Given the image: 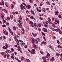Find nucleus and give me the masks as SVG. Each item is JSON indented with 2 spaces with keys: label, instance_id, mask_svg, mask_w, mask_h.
Masks as SVG:
<instances>
[{
  "label": "nucleus",
  "instance_id": "nucleus-38",
  "mask_svg": "<svg viewBox=\"0 0 62 62\" xmlns=\"http://www.w3.org/2000/svg\"><path fill=\"white\" fill-rule=\"evenodd\" d=\"M56 55H60V54L59 53H57L56 54Z\"/></svg>",
  "mask_w": 62,
  "mask_h": 62
},
{
  "label": "nucleus",
  "instance_id": "nucleus-18",
  "mask_svg": "<svg viewBox=\"0 0 62 62\" xmlns=\"http://www.w3.org/2000/svg\"><path fill=\"white\" fill-rule=\"evenodd\" d=\"M7 56V54H6V53H5V55H4V58H6V56Z\"/></svg>",
  "mask_w": 62,
  "mask_h": 62
},
{
  "label": "nucleus",
  "instance_id": "nucleus-21",
  "mask_svg": "<svg viewBox=\"0 0 62 62\" xmlns=\"http://www.w3.org/2000/svg\"><path fill=\"white\" fill-rule=\"evenodd\" d=\"M29 23H30V24H33V22H31V21H30L29 22Z\"/></svg>",
  "mask_w": 62,
  "mask_h": 62
},
{
  "label": "nucleus",
  "instance_id": "nucleus-12",
  "mask_svg": "<svg viewBox=\"0 0 62 62\" xmlns=\"http://www.w3.org/2000/svg\"><path fill=\"white\" fill-rule=\"evenodd\" d=\"M42 43L43 44H46L47 43H46V42L43 41L42 42Z\"/></svg>",
  "mask_w": 62,
  "mask_h": 62
},
{
  "label": "nucleus",
  "instance_id": "nucleus-20",
  "mask_svg": "<svg viewBox=\"0 0 62 62\" xmlns=\"http://www.w3.org/2000/svg\"><path fill=\"white\" fill-rule=\"evenodd\" d=\"M14 51V49H13V48H11V51L12 52H13V51Z\"/></svg>",
  "mask_w": 62,
  "mask_h": 62
},
{
  "label": "nucleus",
  "instance_id": "nucleus-61",
  "mask_svg": "<svg viewBox=\"0 0 62 62\" xmlns=\"http://www.w3.org/2000/svg\"><path fill=\"white\" fill-rule=\"evenodd\" d=\"M59 32L60 34H62V31H59Z\"/></svg>",
  "mask_w": 62,
  "mask_h": 62
},
{
  "label": "nucleus",
  "instance_id": "nucleus-8",
  "mask_svg": "<svg viewBox=\"0 0 62 62\" xmlns=\"http://www.w3.org/2000/svg\"><path fill=\"white\" fill-rule=\"evenodd\" d=\"M33 48L35 49H37V46L36 45H33Z\"/></svg>",
  "mask_w": 62,
  "mask_h": 62
},
{
  "label": "nucleus",
  "instance_id": "nucleus-60",
  "mask_svg": "<svg viewBox=\"0 0 62 62\" xmlns=\"http://www.w3.org/2000/svg\"><path fill=\"white\" fill-rule=\"evenodd\" d=\"M54 17H53L52 18V20L53 21L54 20Z\"/></svg>",
  "mask_w": 62,
  "mask_h": 62
},
{
  "label": "nucleus",
  "instance_id": "nucleus-49",
  "mask_svg": "<svg viewBox=\"0 0 62 62\" xmlns=\"http://www.w3.org/2000/svg\"><path fill=\"white\" fill-rule=\"evenodd\" d=\"M30 18H31V19H33V18H34V17L32 16L30 17Z\"/></svg>",
  "mask_w": 62,
  "mask_h": 62
},
{
  "label": "nucleus",
  "instance_id": "nucleus-44",
  "mask_svg": "<svg viewBox=\"0 0 62 62\" xmlns=\"http://www.w3.org/2000/svg\"><path fill=\"white\" fill-rule=\"evenodd\" d=\"M24 58V57H22L21 58V59H22V60H23V59Z\"/></svg>",
  "mask_w": 62,
  "mask_h": 62
},
{
  "label": "nucleus",
  "instance_id": "nucleus-14",
  "mask_svg": "<svg viewBox=\"0 0 62 62\" xmlns=\"http://www.w3.org/2000/svg\"><path fill=\"white\" fill-rule=\"evenodd\" d=\"M15 59H16V60L18 62H21V61H19V60L18 59H17L16 58V57H15Z\"/></svg>",
  "mask_w": 62,
  "mask_h": 62
},
{
  "label": "nucleus",
  "instance_id": "nucleus-6",
  "mask_svg": "<svg viewBox=\"0 0 62 62\" xmlns=\"http://www.w3.org/2000/svg\"><path fill=\"white\" fill-rule=\"evenodd\" d=\"M1 19H4V15L2 13L1 14Z\"/></svg>",
  "mask_w": 62,
  "mask_h": 62
},
{
  "label": "nucleus",
  "instance_id": "nucleus-55",
  "mask_svg": "<svg viewBox=\"0 0 62 62\" xmlns=\"http://www.w3.org/2000/svg\"><path fill=\"white\" fill-rule=\"evenodd\" d=\"M22 4H23L25 6H26V4H25V3H22Z\"/></svg>",
  "mask_w": 62,
  "mask_h": 62
},
{
  "label": "nucleus",
  "instance_id": "nucleus-35",
  "mask_svg": "<svg viewBox=\"0 0 62 62\" xmlns=\"http://www.w3.org/2000/svg\"><path fill=\"white\" fill-rule=\"evenodd\" d=\"M28 51H29V52L31 53H32V51H30L29 49H28Z\"/></svg>",
  "mask_w": 62,
  "mask_h": 62
},
{
  "label": "nucleus",
  "instance_id": "nucleus-52",
  "mask_svg": "<svg viewBox=\"0 0 62 62\" xmlns=\"http://www.w3.org/2000/svg\"><path fill=\"white\" fill-rule=\"evenodd\" d=\"M1 54L2 55H4V52H2Z\"/></svg>",
  "mask_w": 62,
  "mask_h": 62
},
{
  "label": "nucleus",
  "instance_id": "nucleus-42",
  "mask_svg": "<svg viewBox=\"0 0 62 62\" xmlns=\"http://www.w3.org/2000/svg\"><path fill=\"white\" fill-rule=\"evenodd\" d=\"M42 35H44V36H45V33H44L43 32H42Z\"/></svg>",
  "mask_w": 62,
  "mask_h": 62
},
{
  "label": "nucleus",
  "instance_id": "nucleus-36",
  "mask_svg": "<svg viewBox=\"0 0 62 62\" xmlns=\"http://www.w3.org/2000/svg\"><path fill=\"white\" fill-rule=\"evenodd\" d=\"M58 16L60 18H61V16L60 15H59Z\"/></svg>",
  "mask_w": 62,
  "mask_h": 62
},
{
  "label": "nucleus",
  "instance_id": "nucleus-59",
  "mask_svg": "<svg viewBox=\"0 0 62 62\" xmlns=\"http://www.w3.org/2000/svg\"><path fill=\"white\" fill-rule=\"evenodd\" d=\"M20 6L21 7H23V5L22 4H21L20 5Z\"/></svg>",
  "mask_w": 62,
  "mask_h": 62
},
{
  "label": "nucleus",
  "instance_id": "nucleus-48",
  "mask_svg": "<svg viewBox=\"0 0 62 62\" xmlns=\"http://www.w3.org/2000/svg\"><path fill=\"white\" fill-rule=\"evenodd\" d=\"M3 22L4 23H6V20H3Z\"/></svg>",
  "mask_w": 62,
  "mask_h": 62
},
{
  "label": "nucleus",
  "instance_id": "nucleus-30",
  "mask_svg": "<svg viewBox=\"0 0 62 62\" xmlns=\"http://www.w3.org/2000/svg\"><path fill=\"white\" fill-rule=\"evenodd\" d=\"M38 25L39 27H41V25L39 23L38 24Z\"/></svg>",
  "mask_w": 62,
  "mask_h": 62
},
{
  "label": "nucleus",
  "instance_id": "nucleus-53",
  "mask_svg": "<svg viewBox=\"0 0 62 62\" xmlns=\"http://www.w3.org/2000/svg\"><path fill=\"white\" fill-rule=\"evenodd\" d=\"M10 32L11 34H12V35H13V32H12L11 31H10Z\"/></svg>",
  "mask_w": 62,
  "mask_h": 62
},
{
  "label": "nucleus",
  "instance_id": "nucleus-37",
  "mask_svg": "<svg viewBox=\"0 0 62 62\" xmlns=\"http://www.w3.org/2000/svg\"><path fill=\"white\" fill-rule=\"evenodd\" d=\"M39 18L40 20H44V19L43 18H41V17H40Z\"/></svg>",
  "mask_w": 62,
  "mask_h": 62
},
{
  "label": "nucleus",
  "instance_id": "nucleus-32",
  "mask_svg": "<svg viewBox=\"0 0 62 62\" xmlns=\"http://www.w3.org/2000/svg\"><path fill=\"white\" fill-rule=\"evenodd\" d=\"M13 29L14 30H16V28H15V27L14 26L13 27Z\"/></svg>",
  "mask_w": 62,
  "mask_h": 62
},
{
  "label": "nucleus",
  "instance_id": "nucleus-46",
  "mask_svg": "<svg viewBox=\"0 0 62 62\" xmlns=\"http://www.w3.org/2000/svg\"><path fill=\"white\" fill-rule=\"evenodd\" d=\"M44 26L45 27H47L48 26V25H47L46 24H45L44 25Z\"/></svg>",
  "mask_w": 62,
  "mask_h": 62
},
{
  "label": "nucleus",
  "instance_id": "nucleus-58",
  "mask_svg": "<svg viewBox=\"0 0 62 62\" xmlns=\"http://www.w3.org/2000/svg\"><path fill=\"white\" fill-rule=\"evenodd\" d=\"M27 62H30V60L29 59H27Z\"/></svg>",
  "mask_w": 62,
  "mask_h": 62
},
{
  "label": "nucleus",
  "instance_id": "nucleus-29",
  "mask_svg": "<svg viewBox=\"0 0 62 62\" xmlns=\"http://www.w3.org/2000/svg\"><path fill=\"white\" fill-rule=\"evenodd\" d=\"M29 1L30 2V3H33V1H32V0H29Z\"/></svg>",
  "mask_w": 62,
  "mask_h": 62
},
{
  "label": "nucleus",
  "instance_id": "nucleus-43",
  "mask_svg": "<svg viewBox=\"0 0 62 62\" xmlns=\"http://www.w3.org/2000/svg\"><path fill=\"white\" fill-rule=\"evenodd\" d=\"M58 48H61V46L60 45H58Z\"/></svg>",
  "mask_w": 62,
  "mask_h": 62
},
{
  "label": "nucleus",
  "instance_id": "nucleus-13",
  "mask_svg": "<svg viewBox=\"0 0 62 62\" xmlns=\"http://www.w3.org/2000/svg\"><path fill=\"white\" fill-rule=\"evenodd\" d=\"M11 6L12 7L11 8L12 9H13L14 8V5L13 4H11Z\"/></svg>",
  "mask_w": 62,
  "mask_h": 62
},
{
  "label": "nucleus",
  "instance_id": "nucleus-5",
  "mask_svg": "<svg viewBox=\"0 0 62 62\" xmlns=\"http://www.w3.org/2000/svg\"><path fill=\"white\" fill-rule=\"evenodd\" d=\"M26 7L27 8H28V9H30V8H31V6L29 5H27L26 6Z\"/></svg>",
  "mask_w": 62,
  "mask_h": 62
},
{
  "label": "nucleus",
  "instance_id": "nucleus-41",
  "mask_svg": "<svg viewBox=\"0 0 62 62\" xmlns=\"http://www.w3.org/2000/svg\"><path fill=\"white\" fill-rule=\"evenodd\" d=\"M7 51H8V53H10L11 51L10 50H9L8 49L7 50Z\"/></svg>",
  "mask_w": 62,
  "mask_h": 62
},
{
  "label": "nucleus",
  "instance_id": "nucleus-22",
  "mask_svg": "<svg viewBox=\"0 0 62 62\" xmlns=\"http://www.w3.org/2000/svg\"><path fill=\"white\" fill-rule=\"evenodd\" d=\"M60 29L59 28H58L57 29V30L58 32H59V31H60Z\"/></svg>",
  "mask_w": 62,
  "mask_h": 62
},
{
  "label": "nucleus",
  "instance_id": "nucleus-4",
  "mask_svg": "<svg viewBox=\"0 0 62 62\" xmlns=\"http://www.w3.org/2000/svg\"><path fill=\"white\" fill-rule=\"evenodd\" d=\"M35 50L34 49H32V51L31 52V54H34L35 53Z\"/></svg>",
  "mask_w": 62,
  "mask_h": 62
},
{
  "label": "nucleus",
  "instance_id": "nucleus-50",
  "mask_svg": "<svg viewBox=\"0 0 62 62\" xmlns=\"http://www.w3.org/2000/svg\"><path fill=\"white\" fill-rule=\"evenodd\" d=\"M40 53L41 54H43V52H42V51H40Z\"/></svg>",
  "mask_w": 62,
  "mask_h": 62
},
{
  "label": "nucleus",
  "instance_id": "nucleus-51",
  "mask_svg": "<svg viewBox=\"0 0 62 62\" xmlns=\"http://www.w3.org/2000/svg\"><path fill=\"white\" fill-rule=\"evenodd\" d=\"M7 19L9 21V20H10V18H9L8 17H7Z\"/></svg>",
  "mask_w": 62,
  "mask_h": 62
},
{
  "label": "nucleus",
  "instance_id": "nucleus-56",
  "mask_svg": "<svg viewBox=\"0 0 62 62\" xmlns=\"http://www.w3.org/2000/svg\"><path fill=\"white\" fill-rule=\"evenodd\" d=\"M19 19L20 20H22V17L21 16H20L19 17Z\"/></svg>",
  "mask_w": 62,
  "mask_h": 62
},
{
  "label": "nucleus",
  "instance_id": "nucleus-19",
  "mask_svg": "<svg viewBox=\"0 0 62 62\" xmlns=\"http://www.w3.org/2000/svg\"><path fill=\"white\" fill-rule=\"evenodd\" d=\"M4 5V3H1L0 5L1 6H3Z\"/></svg>",
  "mask_w": 62,
  "mask_h": 62
},
{
  "label": "nucleus",
  "instance_id": "nucleus-2",
  "mask_svg": "<svg viewBox=\"0 0 62 62\" xmlns=\"http://www.w3.org/2000/svg\"><path fill=\"white\" fill-rule=\"evenodd\" d=\"M35 41V39H34L33 38H31V43L32 44H34L35 43V41Z\"/></svg>",
  "mask_w": 62,
  "mask_h": 62
},
{
  "label": "nucleus",
  "instance_id": "nucleus-28",
  "mask_svg": "<svg viewBox=\"0 0 62 62\" xmlns=\"http://www.w3.org/2000/svg\"><path fill=\"white\" fill-rule=\"evenodd\" d=\"M43 10L44 12H45V11H46V10H45V9L44 8H43Z\"/></svg>",
  "mask_w": 62,
  "mask_h": 62
},
{
  "label": "nucleus",
  "instance_id": "nucleus-10",
  "mask_svg": "<svg viewBox=\"0 0 62 62\" xmlns=\"http://www.w3.org/2000/svg\"><path fill=\"white\" fill-rule=\"evenodd\" d=\"M18 49H17V50H18V51H21V47L20 46H19L18 47Z\"/></svg>",
  "mask_w": 62,
  "mask_h": 62
},
{
  "label": "nucleus",
  "instance_id": "nucleus-23",
  "mask_svg": "<svg viewBox=\"0 0 62 62\" xmlns=\"http://www.w3.org/2000/svg\"><path fill=\"white\" fill-rule=\"evenodd\" d=\"M31 13L32 14H34V11H33L31 10Z\"/></svg>",
  "mask_w": 62,
  "mask_h": 62
},
{
  "label": "nucleus",
  "instance_id": "nucleus-25",
  "mask_svg": "<svg viewBox=\"0 0 62 62\" xmlns=\"http://www.w3.org/2000/svg\"><path fill=\"white\" fill-rule=\"evenodd\" d=\"M46 4H48L49 5H50V3L49 1H47L46 2Z\"/></svg>",
  "mask_w": 62,
  "mask_h": 62
},
{
  "label": "nucleus",
  "instance_id": "nucleus-57",
  "mask_svg": "<svg viewBox=\"0 0 62 62\" xmlns=\"http://www.w3.org/2000/svg\"><path fill=\"white\" fill-rule=\"evenodd\" d=\"M38 30L39 31H41V29L39 28H38Z\"/></svg>",
  "mask_w": 62,
  "mask_h": 62
},
{
  "label": "nucleus",
  "instance_id": "nucleus-11",
  "mask_svg": "<svg viewBox=\"0 0 62 62\" xmlns=\"http://www.w3.org/2000/svg\"><path fill=\"white\" fill-rule=\"evenodd\" d=\"M15 37L14 38V39H16V38L18 39V38H19V36L17 35H16V36L15 35Z\"/></svg>",
  "mask_w": 62,
  "mask_h": 62
},
{
  "label": "nucleus",
  "instance_id": "nucleus-9",
  "mask_svg": "<svg viewBox=\"0 0 62 62\" xmlns=\"http://www.w3.org/2000/svg\"><path fill=\"white\" fill-rule=\"evenodd\" d=\"M9 54H8L7 53V59H9Z\"/></svg>",
  "mask_w": 62,
  "mask_h": 62
},
{
  "label": "nucleus",
  "instance_id": "nucleus-15",
  "mask_svg": "<svg viewBox=\"0 0 62 62\" xmlns=\"http://www.w3.org/2000/svg\"><path fill=\"white\" fill-rule=\"evenodd\" d=\"M34 25L35 27H37L38 26L37 25V24L36 23H34Z\"/></svg>",
  "mask_w": 62,
  "mask_h": 62
},
{
  "label": "nucleus",
  "instance_id": "nucleus-26",
  "mask_svg": "<svg viewBox=\"0 0 62 62\" xmlns=\"http://www.w3.org/2000/svg\"><path fill=\"white\" fill-rule=\"evenodd\" d=\"M49 48H51V49H53V47L49 45Z\"/></svg>",
  "mask_w": 62,
  "mask_h": 62
},
{
  "label": "nucleus",
  "instance_id": "nucleus-17",
  "mask_svg": "<svg viewBox=\"0 0 62 62\" xmlns=\"http://www.w3.org/2000/svg\"><path fill=\"white\" fill-rule=\"evenodd\" d=\"M3 49H4V50L5 49H7V48L5 46H4L3 47Z\"/></svg>",
  "mask_w": 62,
  "mask_h": 62
},
{
  "label": "nucleus",
  "instance_id": "nucleus-27",
  "mask_svg": "<svg viewBox=\"0 0 62 62\" xmlns=\"http://www.w3.org/2000/svg\"><path fill=\"white\" fill-rule=\"evenodd\" d=\"M2 26V27H6V25L4 24Z\"/></svg>",
  "mask_w": 62,
  "mask_h": 62
},
{
  "label": "nucleus",
  "instance_id": "nucleus-63",
  "mask_svg": "<svg viewBox=\"0 0 62 62\" xmlns=\"http://www.w3.org/2000/svg\"><path fill=\"white\" fill-rule=\"evenodd\" d=\"M3 38L4 39H6V37H5V36H4Z\"/></svg>",
  "mask_w": 62,
  "mask_h": 62
},
{
  "label": "nucleus",
  "instance_id": "nucleus-40",
  "mask_svg": "<svg viewBox=\"0 0 62 62\" xmlns=\"http://www.w3.org/2000/svg\"><path fill=\"white\" fill-rule=\"evenodd\" d=\"M14 56H11V57L12 58V59H14Z\"/></svg>",
  "mask_w": 62,
  "mask_h": 62
},
{
  "label": "nucleus",
  "instance_id": "nucleus-7",
  "mask_svg": "<svg viewBox=\"0 0 62 62\" xmlns=\"http://www.w3.org/2000/svg\"><path fill=\"white\" fill-rule=\"evenodd\" d=\"M43 31L44 32H47V29L44 28L43 29Z\"/></svg>",
  "mask_w": 62,
  "mask_h": 62
},
{
  "label": "nucleus",
  "instance_id": "nucleus-1",
  "mask_svg": "<svg viewBox=\"0 0 62 62\" xmlns=\"http://www.w3.org/2000/svg\"><path fill=\"white\" fill-rule=\"evenodd\" d=\"M18 22L20 24H18V26L19 27H23V26L22 25V22L20 20Z\"/></svg>",
  "mask_w": 62,
  "mask_h": 62
},
{
  "label": "nucleus",
  "instance_id": "nucleus-64",
  "mask_svg": "<svg viewBox=\"0 0 62 62\" xmlns=\"http://www.w3.org/2000/svg\"><path fill=\"white\" fill-rule=\"evenodd\" d=\"M25 48H27V46H24Z\"/></svg>",
  "mask_w": 62,
  "mask_h": 62
},
{
  "label": "nucleus",
  "instance_id": "nucleus-33",
  "mask_svg": "<svg viewBox=\"0 0 62 62\" xmlns=\"http://www.w3.org/2000/svg\"><path fill=\"white\" fill-rule=\"evenodd\" d=\"M10 17L11 19L13 18V16L12 15H10Z\"/></svg>",
  "mask_w": 62,
  "mask_h": 62
},
{
  "label": "nucleus",
  "instance_id": "nucleus-47",
  "mask_svg": "<svg viewBox=\"0 0 62 62\" xmlns=\"http://www.w3.org/2000/svg\"><path fill=\"white\" fill-rule=\"evenodd\" d=\"M18 12H15V14H18Z\"/></svg>",
  "mask_w": 62,
  "mask_h": 62
},
{
  "label": "nucleus",
  "instance_id": "nucleus-34",
  "mask_svg": "<svg viewBox=\"0 0 62 62\" xmlns=\"http://www.w3.org/2000/svg\"><path fill=\"white\" fill-rule=\"evenodd\" d=\"M3 10H4V11H5V12H6V13H7L8 12H7V11H6V10H5V9H4Z\"/></svg>",
  "mask_w": 62,
  "mask_h": 62
},
{
  "label": "nucleus",
  "instance_id": "nucleus-62",
  "mask_svg": "<svg viewBox=\"0 0 62 62\" xmlns=\"http://www.w3.org/2000/svg\"><path fill=\"white\" fill-rule=\"evenodd\" d=\"M14 54L13 53L12 54V56H14Z\"/></svg>",
  "mask_w": 62,
  "mask_h": 62
},
{
  "label": "nucleus",
  "instance_id": "nucleus-16",
  "mask_svg": "<svg viewBox=\"0 0 62 62\" xmlns=\"http://www.w3.org/2000/svg\"><path fill=\"white\" fill-rule=\"evenodd\" d=\"M5 46L6 47V49H8V46L7 44Z\"/></svg>",
  "mask_w": 62,
  "mask_h": 62
},
{
  "label": "nucleus",
  "instance_id": "nucleus-54",
  "mask_svg": "<svg viewBox=\"0 0 62 62\" xmlns=\"http://www.w3.org/2000/svg\"><path fill=\"white\" fill-rule=\"evenodd\" d=\"M19 41L20 42H22V43H23V42L22 41V40H19Z\"/></svg>",
  "mask_w": 62,
  "mask_h": 62
},
{
  "label": "nucleus",
  "instance_id": "nucleus-31",
  "mask_svg": "<svg viewBox=\"0 0 62 62\" xmlns=\"http://www.w3.org/2000/svg\"><path fill=\"white\" fill-rule=\"evenodd\" d=\"M52 60L53 61L54 60V57H52Z\"/></svg>",
  "mask_w": 62,
  "mask_h": 62
},
{
  "label": "nucleus",
  "instance_id": "nucleus-3",
  "mask_svg": "<svg viewBox=\"0 0 62 62\" xmlns=\"http://www.w3.org/2000/svg\"><path fill=\"white\" fill-rule=\"evenodd\" d=\"M46 54H47V55L46 56H45V57H45V59H46V58H48V56L50 55V54L48 53H47Z\"/></svg>",
  "mask_w": 62,
  "mask_h": 62
},
{
  "label": "nucleus",
  "instance_id": "nucleus-45",
  "mask_svg": "<svg viewBox=\"0 0 62 62\" xmlns=\"http://www.w3.org/2000/svg\"><path fill=\"white\" fill-rule=\"evenodd\" d=\"M57 43H58V44H59V43H60V42H59V41L58 40H57Z\"/></svg>",
  "mask_w": 62,
  "mask_h": 62
},
{
  "label": "nucleus",
  "instance_id": "nucleus-24",
  "mask_svg": "<svg viewBox=\"0 0 62 62\" xmlns=\"http://www.w3.org/2000/svg\"><path fill=\"white\" fill-rule=\"evenodd\" d=\"M35 40L36 41V42L37 44H38V40L37 39H35Z\"/></svg>",
  "mask_w": 62,
  "mask_h": 62
},
{
  "label": "nucleus",
  "instance_id": "nucleus-39",
  "mask_svg": "<svg viewBox=\"0 0 62 62\" xmlns=\"http://www.w3.org/2000/svg\"><path fill=\"white\" fill-rule=\"evenodd\" d=\"M53 37H54V39H56V37H55V36H53Z\"/></svg>",
  "mask_w": 62,
  "mask_h": 62
}]
</instances>
